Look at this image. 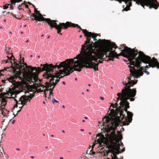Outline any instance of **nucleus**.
Segmentation results:
<instances>
[{
	"instance_id": "59",
	"label": "nucleus",
	"mask_w": 159,
	"mask_h": 159,
	"mask_svg": "<svg viewBox=\"0 0 159 159\" xmlns=\"http://www.w3.org/2000/svg\"><path fill=\"white\" fill-rule=\"evenodd\" d=\"M43 34H42V35H41V36L42 37H43Z\"/></svg>"
},
{
	"instance_id": "5",
	"label": "nucleus",
	"mask_w": 159,
	"mask_h": 159,
	"mask_svg": "<svg viewBox=\"0 0 159 159\" xmlns=\"http://www.w3.org/2000/svg\"><path fill=\"white\" fill-rule=\"evenodd\" d=\"M29 99L28 97L25 95H23L21 96L19 98L18 101L16 99H15V100L16 103V104L14 106L13 108H12V110L15 109V107H17L18 105H22L21 106L20 105L19 106V108H20L19 110L17 111L16 115L21 110V109L23 107V105L26 104V103L28 101Z\"/></svg>"
},
{
	"instance_id": "55",
	"label": "nucleus",
	"mask_w": 159,
	"mask_h": 159,
	"mask_svg": "<svg viewBox=\"0 0 159 159\" xmlns=\"http://www.w3.org/2000/svg\"><path fill=\"white\" fill-rule=\"evenodd\" d=\"M51 136L52 137H54V135H51Z\"/></svg>"
},
{
	"instance_id": "41",
	"label": "nucleus",
	"mask_w": 159,
	"mask_h": 159,
	"mask_svg": "<svg viewBox=\"0 0 159 159\" xmlns=\"http://www.w3.org/2000/svg\"><path fill=\"white\" fill-rule=\"evenodd\" d=\"M4 61H5V63H7V62H8V61H7V60H4Z\"/></svg>"
},
{
	"instance_id": "9",
	"label": "nucleus",
	"mask_w": 159,
	"mask_h": 159,
	"mask_svg": "<svg viewBox=\"0 0 159 159\" xmlns=\"http://www.w3.org/2000/svg\"><path fill=\"white\" fill-rule=\"evenodd\" d=\"M20 59H19L20 61H19V63H17L15 61V60L17 61L16 59H14V60H13L14 61V65L15 69L16 70H18L19 71L20 70V69L21 68V66H22V65H25L24 63H23L21 62V55H20Z\"/></svg>"
},
{
	"instance_id": "8",
	"label": "nucleus",
	"mask_w": 159,
	"mask_h": 159,
	"mask_svg": "<svg viewBox=\"0 0 159 159\" xmlns=\"http://www.w3.org/2000/svg\"><path fill=\"white\" fill-rule=\"evenodd\" d=\"M34 11L36 14L39 15V18L40 19V21H45L47 22L48 24H49V23H50L51 21H52V20H51L50 19L45 18L43 17L42 14L39 13V11L36 9L35 7L34 8Z\"/></svg>"
},
{
	"instance_id": "36",
	"label": "nucleus",
	"mask_w": 159,
	"mask_h": 159,
	"mask_svg": "<svg viewBox=\"0 0 159 159\" xmlns=\"http://www.w3.org/2000/svg\"><path fill=\"white\" fill-rule=\"evenodd\" d=\"M120 144H121V145H123V143H122V142H120Z\"/></svg>"
},
{
	"instance_id": "39",
	"label": "nucleus",
	"mask_w": 159,
	"mask_h": 159,
	"mask_svg": "<svg viewBox=\"0 0 159 159\" xmlns=\"http://www.w3.org/2000/svg\"><path fill=\"white\" fill-rule=\"evenodd\" d=\"M84 119H88V117H84Z\"/></svg>"
},
{
	"instance_id": "31",
	"label": "nucleus",
	"mask_w": 159,
	"mask_h": 159,
	"mask_svg": "<svg viewBox=\"0 0 159 159\" xmlns=\"http://www.w3.org/2000/svg\"><path fill=\"white\" fill-rule=\"evenodd\" d=\"M10 78L11 79V80H13V77L12 76H11L10 77Z\"/></svg>"
},
{
	"instance_id": "7",
	"label": "nucleus",
	"mask_w": 159,
	"mask_h": 159,
	"mask_svg": "<svg viewBox=\"0 0 159 159\" xmlns=\"http://www.w3.org/2000/svg\"><path fill=\"white\" fill-rule=\"evenodd\" d=\"M21 91L20 90L9 88L8 91L7 92V94L9 96H12V98H14L15 97L17 98V95Z\"/></svg>"
},
{
	"instance_id": "14",
	"label": "nucleus",
	"mask_w": 159,
	"mask_h": 159,
	"mask_svg": "<svg viewBox=\"0 0 159 159\" xmlns=\"http://www.w3.org/2000/svg\"><path fill=\"white\" fill-rule=\"evenodd\" d=\"M18 0H11V3L13 4V5H15V3H16V2H17V1Z\"/></svg>"
},
{
	"instance_id": "1",
	"label": "nucleus",
	"mask_w": 159,
	"mask_h": 159,
	"mask_svg": "<svg viewBox=\"0 0 159 159\" xmlns=\"http://www.w3.org/2000/svg\"><path fill=\"white\" fill-rule=\"evenodd\" d=\"M80 29L87 37V40L82 45L80 54L76 57L67 59L58 65L41 64L40 67H33V85L36 89L41 87L45 88L44 90L39 89V92H43L46 96V92L50 91L49 95L53 97L52 91L55 86L59 79L64 76L60 77L61 74L68 75L74 70L80 71L84 67L93 68L97 71L99 63H102L100 60L98 61V59L108 61L118 56L115 51H110L109 49L96 51L91 48L93 42L90 41L91 37L94 38V41H97L96 38L97 34L89 32L86 30Z\"/></svg>"
},
{
	"instance_id": "28",
	"label": "nucleus",
	"mask_w": 159,
	"mask_h": 159,
	"mask_svg": "<svg viewBox=\"0 0 159 159\" xmlns=\"http://www.w3.org/2000/svg\"><path fill=\"white\" fill-rule=\"evenodd\" d=\"M22 0H18L17 1V2H21L22 1Z\"/></svg>"
},
{
	"instance_id": "45",
	"label": "nucleus",
	"mask_w": 159,
	"mask_h": 159,
	"mask_svg": "<svg viewBox=\"0 0 159 159\" xmlns=\"http://www.w3.org/2000/svg\"><path fill=\"white\" fill-rule=\"evenodd\" d=\"M62 132L63 133H64L65 132L64 130H62Z\"/></svg>"
},
{
	"instance_id": "25",
	"label": "nucleus",
	"mask_w": 159,
	"mask_h": 159,
	"mask_svg": "<svg viewBox=\"0 0 159 159\" xmlns=\"http://www.w3.org/2000/svg\"><path fill=\"white\" fill-rule=\"evenodd\" d=\"M96 153V152H93V151L92 152V154L93 155H94Z\"/></svg>"
},
{
	"instance_id": "13",
	"label": "nucleus",
	"mask_w": 159,
	"mask_h": 159,
	"mask_svg": "<svg viewBox=\"0 0 159 159\" xmlns=\"http://www.w3.org/2000/svg\"><path fill=\"white\" fill-rule=\"evenodd\" d=\"M10 4H7L5 5H4L3 6V9H7L9 7V6Z\"/></svg>"
},
{
	"instance_id": "19",
	"label": "nucleus",
	"mask_w": 159,
	"mask_h": 159,
	"mask_svg": "<svg viewBox=\"0 0 159 159\" xmlns=\"http://www.w3.org/2000/svg\"><path fill=\"white\" fill-rule=\"evenodd\" d=\"M0 152H3V153L4 154H5L4 152L3 148H2V147H1V146H0Z\"/></svg>"
},
{
	"instance_id": "42",
	"label": "nucleus",
	"mask_w": 159,
	"mask_h": 159,
	"mask_svg": "<svg viewBox=\"0 0 159 159\" xmlns=\"http://www.w3.org/2000/svg\"><path fill=\"white\" fill-rule=\"evenodd\" d=\"M16 149L17 150H18V151L20 150V149L19 148H17Z\"/></svg>"
},
{
	"instance_id": "57",
	"label": "nucleus",
	"mask_w": 159,
	"mask_h": 159,
	"mask_svg": "<svg viewBox=\"0 0 159 159\" xmlns=\"http://www.w3.org/2000/svg\"><path fill=\"white\" fill-rule=\"evenodd\" d=\"M123 60L125 61H127L126 60H125V59H124Z\"/></svg>"
},
{
	"instance_id": "22",
	"label": "nucleus",
	"mask_w": 159,
	"mask_h": 159,
	"mask_svg": "<svg viewBox=\"0 0 159 159\" xmlns=\"http://www.w3.org/2000/svg\"><path fill=\"white\" fill-rule=\"evenodd\" d=\"M28 3L29 4V5H32L33 6V7L34 8L35 7V6L33 5V4H32L30 2H28Z\"/></svg>"
},
{
	"instance_id": "58",
	"label": "nucleus",
	"mask_w": 159,
	"mask_h": 159,
	"mask_svg": "<svg viewBox=\"0 0 159 159\" xmlns=\"http://www.w3.org/2000/svg\"><path fill=\"white\" fill-rule=\"evenodd\" d=\"M88 86H91V84H88Z\"/></svg>"
},
{
	"instance_id": "48",
	"label": "nucleus",
	"mask_w": 159,
	"mask_h": 159,
	"mask_svg": "<svg viewBox=\"0 0 159 159\" xmlns=\"http://www.w3.org/2000/svg\"><path fill=\"white\" fill-rule=\"evenodd\" d=\"M50 38V36L49 35H48V37H47V38L48 39H49V38Z\"/></svg>"
},
{
	"instance_id": "61",
	"label": "nucleus",
	"mask_w": 159,
	"mask_h": 159,
	"mask_svg": "<svg viewBox=\"0 0 159 159\" xmlns=\"http://www.w3.org/2000/svg\"><path fill=\"white\" fill-rule=\"evenodd\" d=\"M82 36L81 35H80V38H81L82 37Z\"/></svg>"
},
{
	"instance_id": "35",
	"label": "nucleus",
	"mask_w": 159,
	"mask_h": 159,
	"mask_svg": "<svg viewBox=\"0 0 159 159\" xmlns=\"http://www.w3.org/2000/svg\"><path fill=\"white\" fill-rule=\"evenodd\" d=\"M5 81L3 80H1V82H2V83H4L5 82Z\"/></svg>"
},
{
	"instance_id": "43",
	"label": "nucleus",
	"mask_w": 159,
	"mask_h": 159,
	"mask_svg": "<svg viewBox=\"0 0 159 159\" xmlns=\"http://www.w3.org/2000/svg\"><path fill=\"white\" fill-rule=\"evenodd\" d=\"M29 13H30L31 12V11L30 9L29 10Z\"/></svg>"
},
{
	"instance_id": "32",
	"label": "nucleus",
	"mask_w": 159,
	"mask_h": 159,
	"mask_svg": "<svg viewBox=\"0 0 159 159\" xmlns=\"http://www.w3.org/2000/svg\"><path fill=\"white\" fill-rule=\"evenodd\" d=\"M15 122V120H13L12 121V124H13Z\"/></svg>"
},
{
	"instance_id": "24",
	"label": "nucleus",
	"mask_w": 159,
	"mask_h": 159,
	"mask_svg": "<svg viewBox=\"0 0 159 159\" xmlns=\"http://www.w3.org/2000/svg\"><path fill=\"white\" fill-rule=\"evenodd\" d=\"M25 7L26 8H28L29 7V6L27 5V4H26L25 5Z\"/></svg>"
},
{
	"instance_id": "34",
	"label": "nucleus",
	"mask_w": 159,
	"mask_h": 159,
	"mask_svg": "<svg viewBox=\"0 0 159 159\" xmlns=\"http://www.w3.org/2000/svg\"><path fill=\"white\" fill-rule=\"evenodd\" d=\"M30 157H31V158H34V156H30Z\"/></svg>"
},
{
	"instance_id": "44",
	"label": "nucleus",
	"mask_w": 159,
	"mask_h": 159,
	"mask_svg": "<svg viewBox=\"0 0 159 159\" xmlns=\"http://www.w3.org/2000/svg\"><path fill=\"white\" fill-rule=\"evenodd\" d=\"M62 107L63 108H65V106L64 105H63V106H62Z\"/></svg>"
},
{
	"instance_id": "40",
	"label": "nucleus",
	"mask_w": 159,
	"mask_h": 159,
	"mask_svg": "<svg viewBox=\"0 0 159 159\" xmlns=\"http://www.w3.org/2000/svg\"><path fill=\"white\" fill-rule=\"evenodd\" d=\"M80 131H83L84 130V129H80Z\"/></svg>"
},
{
	"instance_id": "29",
	"label": "nucleus",
	"mask_w": 159,
	"mask_h": 159,
	"mask_svg": "<svg viewBox=\"0 0 159 159\" xmlns=\"http://www.w3.org/2000/svg\"><path fill=\"white\" fill-rule=\"evenodd\" d=\"M78 159H84V158L82 157H80L79 158H78Z\"/></svg>"
},
{
	"instance_id": "3",
	"label": "nucleus",
	"mask_w": 159,
	"mask_h": 159,
	"mask_svg": "<svg viewBox=\"0 0 159 159\" xmlns=\"http://www.w3.org/2000/svg\"><path fill=\"white\" fill-rule=\"evenodd\" d=\"M128 79L129 85L127 86L128 84L124 82H122V84L124 86H128V88L126 87H125L121 91L122 93H118L117 95L118 97L117 98V101H120L119 102L120 106L119 107L123 108V109L127 113V116H125L124 115V111H122L120 110V117L118 116V120L119 121L125 119V121L123 122L124 125H128L129 123L131 122L132 120V118L133 115L132 113L127 111V109L129 107V103L127 102V100L129 99L130 101H133L134 100V97L136 94V91L134 89H130L131 86H133L134 84H136L137 81H135L133 80H131L129 77Z\"/></svg>"
},
{
	"instance_id": "33",
	"label": "nucleus",
	"mask_w": 159,
	"mask_h": 159,
	"mask_svg": "<svg viewBox=\"0 0 159 159\" xmlns=\"http://www.w3.org/2000/svg\"><path fill=\"white\" fill-rule=\"evenodd\" d=\"M62 83L64 85L65 84H66L65 82L64 81H63L62 82Z\"/></svg>"
},
{
	"instance_id": "16",
	"label": "nucleus",
	"mask_w": 159,
	"mask_h": 159,
	"mask_svg": "<svg viewBox=\"0 0 159 159\" xmlns=\"http://www.w3.org/2000/svg\"><path fill=\"white\" fill-rule=\"evenodd\" d=\"M52 102L53 104L55 102L58 103L59 102V101L56 100L55 98H53L52 100Z\"/></svg>"
},
{
	"instance_id": "6",
	"label": "nucleus",
	"mask_w": 159,
	"mask_h": 159,
	"mask_svg": "<svg viewBox=\"0 0 159 159\" xmlns=\"http://www.w3.org/2000/svg\"><path fill=\"white\" fill-rule=\"evenodd\" d=\"M102 121L103 125L107 126L108 128L111 127L113 126L116 127L119 125L115 119L113 120L108 116H106L103 118Z\"/></svg>"
},
{
	"instance_id": "50",
	"label": "nucleus",
	"mask_w": 159,
	"mask_h": 159,
	"mask_svg": "<svg viewBox=\"0 0 159 159\" xmlns=\"http://www.w3.org/2000/svg\"><path fill=\"white\" fill-rule=\"evenodd\" d=\"M6 52H7V54H9V52L8 51H7Z\"/></svg>"
},
{
	"instance_id": "47",
	"label": "nucleus",
	"mask_w": 159,
	"mask_h": 159,
	"mask_svg": "<svg viewBox=\"0 0 159 159\" xmlns=\"http://www.w3.org/2000/svg\"><path fill=\"white\" fill-rule=\"evenodd\" d=\"M29 40H27L26 41V43H28V42H29Z\"/></svg>"
},
{
	"instance_id": "26",
	"label": "nucleus",
	"mask_w": 159,
	"mask_h": 159,
	"mask_svg": "<svg viewBox=\"0 0 159 159\" xmlns=\"http://www.w3.org/2000/svg\"><path fill=\"white\" fill-rule=\"evenodd\" d=\"M21 5H19V6H18V8L19 9H21V8H20V6Z\"/></svg>"
},
{
	"instance_id": "18",
	"label": "nucleus",
	"mask_w": 159,
	"mask_h": 159,
	"mask_svg": "<svg viewBox=\"0 0 159 159\" xmlns=\"http://www.w3.org/2000/svg\"><path fill=\"white\" fill-rule=\"evenodd\" d=\"M3 152H0V157L1 158L2 157H3Z\"/></svg>"
},
{
	"instance_id": "2",
	"label": "nucleus",
	"mask_w": 159,
	"mask_h": 159,
	"mask_svg": "<svg viewBox=\"0 0 159 159\" xmlns=\"http://www.w3.org/2000/svg\"><path fill=\"white\" fill-rule=\"evenodd\" d=\"M121 52L124 57H127L130 65L134 66H129L130 77L134 76L136 78H139L143 75V72L147 75H149V72L145 70L146 69L144 70L142 67L137 70L135 69V67H136L137 68L140 67V64L142 63L141 61L148 64V66H146L147 68H149L148 66L149 67H156L159 68V63L156 59L153 58L151 59L150 57L146 55L142 52H138L137 50H135L134 49H132L126 47H125Z\"/></svg>"
},
{
	"instance_id": "15",
	"label": "nucleus",
	"mask_w": 159,
	"mask_h": 159,
	"mask_svg": "<svg viewBox=\"0 0 159 159\" xmlns=\"http://www.w3.org/2000/svg\"><path fill=\"white\" fill-rule=\"evenodd\" d=\"M111 46L112 48H114V49H116L117 48L115 43H112L111 45Z\"/></svg>"
},
{
	"instance_id": "62",
	"label": "nucleus",
	"mask_w": 159,
	"mask_h": 159,
	"mask_svg": "<svg viewBox=\"0 0 159 159\" xmlns=\"http://www.w3.org/2000/svg\"><path fill=\"white\" fill-rule=\"evenodd\" d=\"M4 22H6V19L4 20Z\"/></svg>"
},
{
	"instance_id": "60",
	"label": "nucleus",
	"mask_w": 159,
	"mask_h": 159,
	"mask_svg": "<svg viewBox=\"0 0 159 159\" xmlns=\"http://www.w3.org/2000/svg\"><path fill=\"white\" fill-rule=\"evenodd\" d=\"M82 122H85V120H82Z\"/></svg>"
},
{
	"instance_id": "38",
	"label": "nucleus",
	"mask_w": 159,
	"mask_h": 159,
	"mask_svg": "<svg viewBox=\"0 0 159 159\" xmlns=\"http://www.w3.org/2000/svg\"><path fill=\"white\" fill-rule=\"evenodd\" d=\"M60 159H63V157H60Z\"/></svg>"
},
{
	"instance_id": "10",
	"label": "nucleus",
	"mask_w": 159,
	"mask_h": 159,
	"mask_svg": "<svg viewBox=\"0 0 159 159\" xmlns=\"http://www.w3.org/2000/svg\"><path fill=\"white\" fill-rule=\"evenodd\" d=\"M5 104H4V102H3V103H2V106L0 107V110L1 111L2 114L3 115L4 113L5 114H9L10 112L9 111H7V110L5 109H3V107H4Z\"/></svg>"
},
{
	"instance_id": "27",
	"label": "nucleus",
	"mask_w": 159,
	"mask_h": 159,
	"mask_svg": "<svg viewBox=\"0 0 159 159\" xmlns=\"http://www.w3.org/2000/svg\"><path fill=\"white\" fill-rule=\"evenodd\" d=\"M7 57L9 58V60H10H10H12V58L10 57H8V56H7Z\"/></svg>"
},
{
	"instance_id": "12",
	"label": "nucleus",
	"mask_w": 159,
	"mask_h": 159,
	"mask_svg": "<svg viewBox=\"0 0 159 159\" xmlns=\"http://www.w3.org/2000/svg\"><path fill=\"white\" fill-rule=\"evenodd\" d=\"M7 69H9V68H7V69L4 68L3 70H0V75H3V74L6 72L7 71Z\"/></svg>"
},
{
	"instance_id": "64",
	"label": "nucleus",
	"mask_w": 159,
	"mask_h": 159,
	"mask_svg": "<svg viewBox=\"0 0 159 159\" xmlns=\"http://www.w3.org/2000/svg\"><path fill=\"white\" fill-rule=\"evenodd\" d=\"M11 15H13V14L12 13H11Z\"/></svg>"
},
{
	"instance_id": "63",
	"label": "nucleus",
	"mask_w": 159,
	"mask_h": 159,
	"mask_svg": "<svg viewBox=\"0 0 159 159\" xmlns=\"http://www.w3.org/2000/svg\"><path fill=\"white\" fill-rule=\"evenodd\" d=\"M75 80H77V79L76 78H75Z\"/></svg>"
},
{
	"instance_id": "51",
	"label": "nucleus",
	"mask_w": 159,
	"mask_h": 159,
	"mask_svg": "<svg viewBox=\"0 0 159 159\" xmlns=\"http://www.w3.org/2000/svg\"><path fill=\"white\" fill-rule=\"evenodd\" d=\"M31 99H29V100L28 101H29V102H30V100H31Z\"/></svg>"
},
{
	"instance_id": "53",
	"label": "nucleus",
	"mask_w": 159,
	"mask_h": 159,
	"mask_svg": "<svg viewBox=\"0 0 159 159\" xmlns=\"http://www.w3.org/2000/svg\"><path fill=\"white\" fill-rule=\"evenodd\" d=\"M86 91L87 92H89V90L88 89H86Z\"/></svg>"
},
{
	"instance_id": "20",
	"label": "nucleus",
	"mask_w": 159,
	"mask_h": 159,
	"mask_svg": "<svg viewBox=\"0 0 159 159\" xmlns=\"http://www.w3.org/2000/svg\"><path fill=\"white\" fill-rule=\"evenodd\" d=\"M2 85H0V88H1V92H0V93L1 94V98H2Z\"/></svg>"
},
{
	"instance_id": "52",
	"label": "nucleus",
	"mask_w": 159,
	"mask_h": 159,
	"mask_svg": "<svg viewBox=\"0 0 159 159\" xmlns=\"http://www.w3.org/2000/svg\"><path fill=\"white\" fill-rule=\"evenodd\" d=\"M43 104H45V102L44 101H43Z\"/></svg>"
},
{
	"instance_id": "56",
	"label": "nucleus",
	"mask_w": 159,
	"mask_h": 159,
	"mask_svg": "<svg viewBox=\"0 0 159 159\" xmlns=\"http://www.w3.org/2000/svg\"><path fill=\"white\" fill-rule=\"evenodd\" d=\"M7 157H8V158H9V156H8V155H7Z\"/></svg>"
},
{
	"instance_id": "11",
	"label": "nucleus",
	"mask_w": 159,
	"mask_h": 159,
	"mask_svg": "<svg viewBox=\"0 0 159 159\" xmlns=\"http://www.w3.org/2000/svg\"><path fill=\"white\" fill-rule=\"evenodd\" d=\"M32 16L34 17V19H32V20H35L38 21H40V19L39 18V16L37 15H35L34 13L33 14Z\"/></svg>"
},
{
	"instance_id": "46",
	"label": "nucleus",
	"mask_w": 159,
	"mask_h": 159,
	"mask_svg": "<svg viewBox=\"0 0 159 159\" xmlns=\"http://www.w3.org/2000/svg\"><path fill=\"white\" fill-rule=\"evenodd\" d=\"M93 151H92V150L91 149L90 151V152L91 153H92V152Z\"/></svg>"
},
{
	"instance_id": "4",
	"label": "nucleus",
	"mask_w": 159,
	"mask_h": 159,
	"mask_svg": "<svg viewBox=\"0 0 159 159\" xmlns=\"http://www.w3.org/2000/svg\"><path fill=\"white\" fill-rule=\"evenodd\" d=\"M48 25L51 28H55L57 30V33L61 35L60 33L61 30L64 28L65 29H66L68 27H77L79 29H81V28L78 24H75L74 23H72L70 22L67 21L66 23H60L59 25H57L56 23V21L52 20Z\"/></svg>"
},
{
	"instance_id": "21",
	"label": "nucleus",
	"mask_w": 159,
	"mask_h": 159,
	"mask_svg": "<svg viewBox=\"0 0 159 159\" xmlns=\"http://www.w3.org/2000/svg\"><path fill=\"white\" fill-rule=\"evenodd\" d=\"M10 8L11 9V10H13V6L12 5H11V4H10Z\"/></svg>"
},
{
	"instance_id": "30",
	"label": "nucleus",
	"mask_w": 159,
	"mask_h": 159,
	"mask_svg": "<svg viewBox=\"0 0 159 159\" xmlns=\"http://www.w3.org/2000/svg\"><path fill=\"white\" fill-rule=\"evenodd\" d=\"M117 102H116L115 103V105H116L117 107H118L117 106H118V105H117Z\"/></svg>"
},
{
	"instance_id": "17",
	"label": "nucleus",
	"mask_w": 159,
	"mask_h": 159,
	"mask_svg": "<svg viewBox=\"0 0 159 159\" xmlns=\"http://www.w3.org/2000/svg\"><path fill=\"white\" fill-rule=\"evenodd\" d=\"M33 96H34V95L31 94L29 96H28L27 97H28V99H31L33 97Z\"/></svg>"
},
{
	"instance_id": "23",
	"label": "nucleus",
	"mask_w": 159,
	"mask_h": 159,
	"mask_svg": "<svg viewBox=\"0 0 159 159\" xmlns=\"http://www.w3.org/2000/svg\"><path fill=\"white\" fill-rule=\"evenodd\" d=\"M100 99L101 100H104V98L103 97H100Z\"/></svg>"
},
{
	"instance_id": "54",
	"label": "nucleus",
	"mask_w": 159,
	"mask_h": 159,
	"mask_svg": "<svg viewBox=\"0 0 159 159\" xmlns=\"http://www.w3.org/2000/svg\"><path fill=\"white\" fill-rule=\"evenodd\" d=\"M32 56H33V55H30V57H32Z\"/></svg>"
},
{
	"instance_id": "49",
	"label": "nucleus",
	"mask_w": 159,
	"mask_h": 159,
	"mask_svg": "<svg viewBox=\"0 0 159 159\" xmlns=\"http://www.w3.org/2000/svg\"><path fill=\"white\" fill-rule=\"evenodd\" d=\"M5 12H6V11H2V13H4Z\"/></svg>"
},
{
	"instance_id": "37",
	"label": "nucleus",
	"mask_w": 159,
	"mask_h": 159,
	"mask_svg": "<svg viewBox=\"0 0 159 159\" xmlns=\"http://www.w3.org/2000/svg\"><path fill=\"white\" fill-rule=\"evenodd\" d=\"M94 145H95V144H94L92 146V149L94 147Z\"/></svg>"
}]
</instances>
